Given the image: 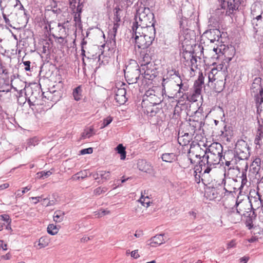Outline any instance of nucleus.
Listing matches in <instances>:
<instances>
[{
  "label": "nucleus",
  "mask_w": 263,
  "mask_h": 263,
  "mask_svg": "<svg viewBox=\"0 0 263 263\" xmlns=\"http://www.w3.org/2000/svg\"><path fill=\"white\" fill-rule=\"evenodd\" d=\"M204 116L202 114L200 108L195 112L194 116L190 117L187 120L190 134L194 135L196 132L200 131L202 129V127L204 125Z\"/></svg>",
  "instance_id": "7ed1b4c3"
},
{
  "label": "nucleus",
  "mask_w": 263,
  "mask_h": 263,
  "mask_svg": "<svg viewBox=\"0 0 263 263\" xmlns=\"http://www.w3.org/2000/svg\"><path fill=\"white\" fill-rule=\"evenodd\" d=\"M100 177L102 180H108L110 178V172L106 171H99Z\"/></svg>",
  "instance_id": "de8ad7c7"
},
{
  "label": "nucleus",
  "mask_w": 263,
  "mask_h": 263,
  "mask_svg": "<svg viewBox=\"0 0 263 263\" xmlns=\"http://www.w3.org/2000/svg\"><path fill=\"white\" fill-rule=\"evenodd\" d=\"M186 107L185 105L181 101H178L177 105L175 106L174 108V114L177 116L180 115V113Z\"/></svg>",
  "instance_id": "473e14b6"
},
{
  "label": "nucleus",
  "mask_w": 263,
  "mask_h": 263,
  "mask_svg": "<svg viewBox=\"0 0 263 263\" xmlns=\"http://www.w3.org/2000/svg\"><path fill=\"white\" fill-rule=\"evenodd\" d=\"M74 21L75 22L76 25L80 26L81 25V17L80 14L74 13Z\"/></svg>",
  "instance_id": "6e6d98bb"
},
{
  "label": "nucleus",
  "mask_w": 263,
  "mask_h": 263,
  "mask_svg": "<svg viewBox=\"0 0 263 263\" xmlns=\"http://www.w3.org/2000/svg\"><path fill=\"white\" fill-rule=\"evenodd\" d=\"M158 111V108H154L151 106L148 107L146 110L147 114L151 117H153L155 116L157 113Z\"/></svg>",
  "instance_id": "c03bdc74"
},
{
  "label": "nucleus",
  "mask_w": 263,
  "mask_h": 263,
  "mask_svg": "<svg viewBox=\"0 0 263 263\" xmlns=\"http://www.w3.org/2000/svg\"><path fill=\"white\" fill-rule=\"evenodd\" d=\"M107 189L106 187H98L94 190L93 194L96 196H98L101 194L104 193L107 191Z\"/></svg>",
  "instance_id": "49530a36"
},
{
  "label": "nucleus",
  "mask_w": 263,
  "mask_h": 263,
  "mask_svg": "<svg viewBox=\"0 0 263 263\" xmlns=\"http://www.w3.org/2000/svg\"><path fill=\"white\" fill-rule=\"evenodd\" d=\"M164 234L156 235L151 239V246L155 247L154 244L160 245L165 242Z\"/></svg>",
  "instance_id": "393cba45"
},
{
  "label": "nucleus",
  "mask_w": 263,
  "mask_h": 263,
  "mask_svg": "<svg viewBox=\"0 0 263 263\" xmlns=\"http://www.w3.org/2000/svg\"><path fill=\"white\" fill-rule=\"evenodd\" d=\"M77 6H76V4H75V8L70 7V8L72 9V11H73V13L81 14L83 8L82 3H80V2H79L77 3Z\"/></svg>",
  "instance_id": "58836bf2"
},
{
  "label": "nucleus",
  "mask_w": 263,
  "mask_h": 263,
  "mask_svg": "<svg viewBox=\"0 0 263 263\" xmlns=\"http://www.w3.org/2000/svg\"><path fill=\"white\" fill-rule=\"evenodd\" d=\"M240 203V202H238L237 200L236 201L235 205V206H236V212H232L231 213V215H236V214L238 215V217L237 218V219L236 220H234L233 222L234 223H236L237 222V221H238L240 219V216L242 215L241 210L240 209L237 208V207L238 206V205H239ZM242 215H243V214H242Z\"/></svg>",
  "instance_id": "4c0bfd02"
},
{
  "label": "nucleus",
  "mask_w": 263,
  "mask_h": 263,
  "mask_svg": "<svg viewBox=\"0 0 263 263\" xmlns=\"http://www.w3.org/2000/svg\"><path fill=\"white\" fill-rule=\"evenodd\" d=\"M126 84L122 83L120 88H118L115 90V100L120 105L124 104L127 100V98L126 97V89L125 86Z\"/></svg>",
  "instance_id": "9b49d317"
},
{
  "label": "nucleus",
  "mask_w": 263,
  "mask_h": 263,
  "mask_svg": "<svg viewBox=\"0 0 263 263\" xmlns=\"http://www.w3.org/2000/svg\"><path fill=\"white\" fill-rule=\"evenodd\" d=\"M134 41L135 46L141 49H147L153 43V41L147 40V38L142 35L135 36Z\"/></svg>",
  "instance_id": "9d476101"
},
{
  "label": "nucleus",
  "mask_w": 263,
  "mask_h": 263,
  "mask_svg": "<svg viewBox=\"0 0 263 263\" xmlns=\"http://www.w3.org/2000/svg\"><path fill=\"white\" fill-rule=\"evenodd\" d=\"M3 17L5 23L6 25H8L9 27H12L13 28H15V27H13L10 23V20L8 18L7 14L6 13L2 12Z\"/></svg>",
  "instance_id": "bf43d9fd"
},
{
  "label": "nucleus",
  "mask_w": 263,
  "mask_h": 263,
  "mask_svg": "<svg viewBox=\"0 0 263 263\" xmlns=\"http://www.w3.org/2000/svg\"><path fill=\"white\" fill-rule=\"evenodd\" d=\"M20 6L18 9L20 10H22L23 11L22 15L21 16V17L19 18H18L17 20V22L18 24H21L22 25H26L28 22L29 17L28 16L27 11L24 9V6L23 5L20 3H18V5Z\"/></svg>",
  "instance_id": "f3484780"
},
{
  "label": "nucleus",
  "mask_w": 263,
  "mask_h": 263,
  "mask_svg": "<svg viewBox=\"0 0 263 263\" xmlns=\"http://www.w3.org/2000/svg\"><path fill=\"white\" fill-rule=\"evenodd\" d=\"M151 50V48L146 49V52L144 54L141 53V55L143 56V61L141 64V66L142 67V69L144 71V78L148 80H153L156 77L154 74H150V70L148 69V65H152L151 61L152 59V57L154 56V50L152 52Z\"/></svg>",
  "instance_id": "39448f33"
},
{
  "label": "nucleus",
  "mask_w": 263,
  "mask_h": 263,
  "mask_svg": "<svg viewBox=\"0 0 263 263\" xmlns=\"http://www.w3.org/2000/svg\"><path fill=\"white\" fill-rule=\"evenodd\" d=\"M81 89L80 86L74 88L73 91V96L76 101H79L81 99Z\"/></svg>",
  "instance_id": "37998d69"
},
{
  "label": "nucleus",
  "mask_w": 263,
  "mask_h": 263,
  "mask_svg": "<svg viewBox=\"0 0 263 263\" xmlns=\"http://www.w3.org/2000/svg\"><path fill=\"white\" fill-rule=\"evenodd\" d=\"M212 168L211 164H209V163H207V161L204 160L202 158L199 161L198 164L195 166L194 169H195L197 172L202 173V174H204L208 177V174Z\"/></svg>",
  "instance_id": "f8f14e48"
},
{
  "label": "nucleus",
  "mask_w": 263,
  "mask_h": 263,
  "mask_svg": "<svg viewBox=\"0 0 263 263\" xmlns=\"http://www.w3.org/2000/svg\"><path fill=\"white\" fill-rule=\"evenodd\" d=\"M202 174V173H200V172H197L196 171V170L194 169V176L195 178V181L197 183H199L200 181H202L204 184H206V183L208 182V180H207L208 177Z\"/></svg>",
  "instance_id": "4be33fe9"
},
{
  "label": "nucleus",
  "mask_w": 263,
  "mask_h": 263,
  "mask_svg": "<svg viewBox=\"0 0 263 263\" xmlns=\"http://www.w3.org/2000/svg\"><path fill=\"white\" fill-rule=\"evenodd\" d=\"M170 78L167 76V77L166 78H163L162 80V92L163 93L165 92V86L167 85L168 84H170L172 82L170 80Z\"/></svg>",
  "instance_id": "a18cd8bd"
},
{
  "label": "nucleus",
  "mask_w": 263,
  "mask_h": 263,
  "mask_svg": "<svg viewBox=\"0 0 263 263\" xmlns=\"http://www.w3.org/2000/svg\"><path fill=\"white\" fill-rule=\"evenodd\" d=\"M18 3L19 0H0L1 10L2 12L11 14L13 8L16 7Z\"/></svg>",
  "instance_id": "423d86ee"
},
{
  "label": "nucleus",
  "mask_w": 263,
  "mask_h": 263,
  "mask_svg": "<svg viewBox=\"0 0 263 263\" xmlns=\"http://www.w3.org/2000/svg\"><path fill=\"white\" fill-rule=\"evenodd\" d=\"M31 189V187L26 186L23 188V190L21 192L20 190H18L16 193V197H21L24 194H25L26 192L29 191Z\"/></svg>",
  "instance_id": "864d4df0"
},
{
  "label": "nucleus",
  "mask_w": 263,
  "mask_h": 263,
  "mask_svg": "<svg viewBox=\"0 0 263 263\" xmlns=\"http://www.w3.org/2000/svg\"><path fill=\"white\" fill-rule=\"evenodd\" d=\"M204 79L202 73H201L198 79L194 82V92L192 95V100L194 102L197 100V98L201 95L202 85L204 84Z\"/></svg>",
  "instance_id": "0eeeda50"
},
{
  "label": "nucleus",
  "mask_w": 263,
  "mask_h": 263,
  "mask_svg": "<svg viewBox=\"0 0 263 263\" xmlns=\"http://www.w3.org/2000/svg\"><path fill=\"white\" fill-rule=\"evenodd\" d=\"M139 201L144 206L148 207L149 206L150 201L148 196L144 197V196L143 195L142 193H141V196Z\"/></svg>",
  "instance_id": "ea45409f"
},
{
  "label": "nucleus",
  "mask_w": 263,
  "mask_h": 263,
  "mask_svg": "<svg viewBox=\"0 0 263 263\" xmlns=\"http://www.w3.org/2000/svg\"><path fill=\"white\" fill-rule=\"evenodd\" d=\"M156 34V30L155 26L146 27L144 28L143 31H142V35L152 41L154 40Z\"/></svg>",
  "instance_id": "dca6fc26"
},
{
  "label": "nucleus",
  "mask_w": 263,
  "mask_h": 263,
  "mask_svg": "<svg viewBox=\"0 0 263 263\" xmlns=\"http://www.w3.org/2000/svg\"><path fill=\"white\" fill-rule=\"evenodd\" d=\"M138 165L139 170L144 172L150 173L152 170L151 165L145 161L139 162Z\"/></svg>",
  "instance_id": "cd10ccee"
},
{
  "label": "nucleus",
  "mask_w": 263,
  "mask_h": 263,
  "mask_svg": "<svg viewBox=\"0 0 263 263\" xmlns=\"http://www.w3.org/2000/svg\"><path fill=\"white\" fill-rule=\"evenodd\" d=\"M208 149V153L215 155L223 156L222 155L223 147L221 144L219 143H213Z\"/></svg>",
  "instance_id": "4468645a"
},
{
  "label": "nucleus",
  "mask_w": 263,
  "mask_h": 263,
  "mask_svg": "<svg viewBox=\"0 0 263 263\" xmlns=\"http://www.w3.org/2000/svg\"><path fill=\"white\" fill-rule=\"evenodd\" d=\"M236 246V242L234 240H232L230 242H229L227 245V248L230 249L232 248H234Z\"/></svg>",
  "instance_id": "338daca9"
},
{
  "label": "nucleus",
  "mask_w": 263,
  "mask_h": 263,
  "mask_svg": "<svg viewBox=\"0 0 263 263\" xmlns=\"http://www.w3.org/2000/svg\"><path fill=\"white\" fill-rule=\"evenodd\" d=\"M12 87V85H10L9 79H0V92H9Z\"/></svg>",
  "instance_id": "412c9836"
},
{
  "label": "nucleus",
  "mask_w": 263,
  "mask_h": 263,
  "mask_svg": "<svg viewBox=\"0 0 263 263\" xmlns=\"http://www.w3.org/2000/svg\"><path fill=\"white\" fill-rule=\"evenodd\" d=\"M87 177V173L86 171H84V172H79L76 174L72 177V179L79 180L81 179H84Z\"/></svg>",
  "instance_id": "79ce46f5"
},
{
  "label": "nucleus",
  "mask_w": 263,
  "mask_h": 263,
  "mask_svg": "<svg viewBox=\"0 0 263 263\" xmlns=\"http://www.w3.org/2000/svg\"><path fill=\"white\" fill-rule=\"evenodd\" d=\"M261 159L256 158L250 165V171H252L253 174H256L258 173L260 168Z\"/></svg>",
  "instance_id": "5701e85b"
},
{
  "label": "nucleus",
  "mask_w": 263,
  "mask_h": 263,
  "mask_svg": "<svg viewBox=\"0 0 263 263\" xmlns=\"http://www.w3.org/2000/svg\"><path fill=\"white\" fill-rule=\"evenodd\" d=\"M218 189L214 187H208L205 191V195L210 200H213L218 198Z\"/></svg>",
  "instance_id": "6ab92c4d"
},
{
  "label": "nucleus",
  "mask_w": 263,
  "mask_h": 263,
  "mask_svg": "<svg viewBox=\"0 0 263 263\" xmlns=\"http://www.w3.org/2000/svg\"><path fill=\"white\" fill-rule=\"evenodd\" d=\"M93 130V128H89V129H86L82 134V137L83 138H85L86 137H90L92 135V132Z\"/></svg>",
  "instance_id": "5fc2aeb1"
},
{
  "label": "nucleus",
  "mask_w": 263,
  "mask_h": 263,
  "mask_svg": "<svg viewBox=\"0 0 263 263\" xmlns=\"http://www.w3.org/2000/svg\"><path fill=\"white\" fill-rule=\"evenodd\" d=\"M135 21L139 23V26L145 27L154 26L155 21L154 13L148 7L139 9L135 16Z\"/></svg>",
  "instance_id": "f257e3e1"
},
{
  "label": "nucleus",
  "mask_w": 263,
  "mask_h": 263,
  "mask_svg": "<svg viewBox=\"0 0 263 263\" xmlns=\"http://www.w3.org/2000/svg\"><path fill=\"white\" fill-rule=\"evenodd\" d=\"M30 199L32 200H34V201L33 202L34 204H37L40 201H41L42 199H42V196H37V197H32L30 198Z\"/></svg>",
  "instance_id": "e2e57ef3"
},
{
  "label": "nucleus",
  "mask_w": 263,
  "mask_h": 263,
  "mask_svg": "<svg viewBox=\"0 0 263 263\" xmlns=\"http://www.w3.org/2000/svg\"><path fill=\"white\" fill-rule=\"evenodd\" d=\"M59 231L58 227L53 224H50L47 227V232L49 234L54 235L56 234Z\"/></svg>",
  "instance_id": "e433bc0d"
},
{
  "label": "nucleus",
  "mask_w": 263,
  "mask_h": 263,
  "mask_svg": "<svg viewBox=\"0 0 263 263\" xmlns=\"http://www.w3.org/2000/svg\"><path fill=\"white\" fill-rule=\"evenodd\" d=\"M251 213V212L250 211V213H249L248 212H247L246 213H243V215L245 217H249V218L248 219H247L246 221V226L248 228L249 230H251L253 227L252 219L250 218Z\"/></svg>",
  "instance_id": "a19ab883"
},
{
  "label": "nucleus",
  "mask_w": 263,
  "mask_h": 263,
  "mask_svg": "<svg viewBox=\"0 0 263 263\" xmlns=\"http://www.w3.org/2000/svg\"><path fill=\"white\" fill-rule=\"evenodd\" d=\"M30 62L29 61H26L23 62L24 65L25 66V69L26 71H30Z\"/></svg>",
  "instance_id": "69168bd1"
},
{
  "label": "nucleus",
  "mask_w": 263,
  "mask_h": 263,
  "mask_svg": "<svg viewBox=\"0 0 263 263\" xmlns=\"http://www.w3.org/2000/svg\"><path fill=\"white\" fill-rule=\"evenodd\" d=\"M39 143V140L36 137H34L33 138L30 139L28 142L27 144L29 147L31 146H35L36 145H37Z\"/></svg>",
  "instance_id": "603ef678"
},
{
  "label": "nucleus",
  "mask_w": 263,
  "mask_h": 263,
  "mask_svg": "<svg viewBox=\"0 0 263 263\" xmlns=\"http://www.w3.org/2000/svg\"><path fill=\"white\" fill-rule=\"evenodd\" d=\"M119 27V24L118 23H114L112 30H110L109 32V38L114 42V44L116 43V36Z\"/></svg>",
  "instance_id": "c85d7f7f"
},
{
  "label": "nucleus",
  "mask_w": 263,
  "mask_h": 263,
  "mask_svg": "<svg viewBox=\"0 0 263 263\" xmlns=\"http://www.w3.org/2000/svg\"><path fill=\"white\" fill-rule=\"evenodd\" d=\"M115 149L117 153L120 155L121 160H124L126 158V152L125 151V147L123 145V144H118Z\"/></svg>",
  "instance_id": "c756f323"
},
{
  "label": "nucleus",
  "mask_w": 263,
  "mask_h": 263,
  "mask_svg": "<svg viewBox=\"0 0 263 263\" xmlns=\"http://www.w3.org/2000/svg\"><path fill=\"white\" fill-rule=\"evenodd\" d=\"M210 40L211 43H214L215 41H218L220 37H221V33L218 29H210L204 32Z\"/></svg>",
  "instance_id": "ddd939ff"
},
{
  "label": "nucleus",
  "mask_w": 263,
  "mask_h": 263,
  "mask_svg": "<svg viewBox=\"0 0 263 263\" xmlns=\"http://www.w3.org/2000/svg\"><path fill=\"white\" fill-rule=\"evenodd\" d=\"M255 101L257 108L260 107L263 103V89L260 91V93L255 96Z\"/></svg>",
  "instance_id": "72a5a7b5"
},
{
  "label": "nucleus",
  "mask_w": 263,
  "mask_h": 263,
  "mask_svg": "<svg viewBox=\"0 0 263 263\" xmlns=\"http://www.w3.org/2000/svg\"><path fill=\"white\" fill-rule=\"evenodd\" d=\"M93 152V149L92 147H89L84 148L80 151V153L81 155L90 154Z\"/></svg>",
  "instance_id": "052dcab7"
},
{
  "label": "nucleus",
  "mask_w": 263,
  "mask_h": 263,
  "mask_svg": "<svg viewBox=\"0 0 263 263\" xmlns=\"http://www.w3.org/2000/svg\"><path fill=\"white\" fill-rule=\"evenodd\" d=\"M228 155H231L235 158V163L236 161L247 160L250 156V147L245 141L239 140L236 143L234 153L229 152Z\"/></svg>",
  "instance_id": "f03ea898"
},
{
  "label": "nucleus",
  "mask_w": 263,
  "mask_h": 263,
  "mask_svg": "<svg viewBox=\"0 0 263 263\" xmlns=\"http://www.w3.org/2000/svg\"><path fill=\"white\" fill-rule=\"evenodd\" d=\"M131 256L134 258H138L140 257L139 255L138 254V250H135L133 251L131 253Z\"/></svg>",
  "instance_id": "774afa93"
},
{
  "label": "nucleus",
  "mask_w": 263,
  "mask_h": 263,
  "mask_svg": "<svg viewBox=\"0 0 263 263\" xmlns=\"http://www.w3.org/2000/svg\"><path fill=\"white\" fill-rule=\"evenodd\" d=\"M48 100H50L52 102L56 103L60 100L61 98V92L59 91L53 89L51 88L49 91L47 92Z\"/></svg>",
  "instance_id": "aec40b11"
},
{
  "label": "nucleus",
  "mask_w": 263,
  "mask_h": 263,
  "mask_svg": "<svg viewBox=\"0 0 263 263\" xmlns=\"http://www.w3.org/2000/svg\"><path fill=\"white\" fill-rule=\"evenodd\" d=\"M28 92H25V101H27L30 107L38 105L36 103L38 97H40V92L38 90H33L31 88H28Z\"/></svg>",
  "instance_id": "1a4fd4ad"
},
{
  "label": "nucleus",
  "mask_w": 263,
  "mask_h": 263,
  "mask_svg": "<svg viewBox=\"0 0 263 263\" xmlns=\"http://www.w3.org/2000/svg\"><path fill=\"white\" fill-rule=\"evenodd\" d=\"M161 158L164 162L172 163L176 160V155L174 153H166L162 154Z\"/></svg>",
  "instance_id": "a878e982"
},
{
  "label": "nucleus",
  "mask_w": 263,
  "mask_h": 263,
  "mask_svg": "<svg viewBox=\"0 0 263 263\" xmlns=\"http://www.w3.org/2000/svg\"><path fill=\"white\" fill-rule=\"evenodd\" d=\"M146 95L149 97V99L151 101H153L154 102H151V103H153L154 105H158L159 104L162 102V98H159L157 97L156 95H153L152 93L149 91L146 92Z\"/></svg>",
  "instance_id": "2f4dec72"
},
{
  "label": "nucleus",
  "mask_w": 263,
  "mask_h": 263,
  "mask_svg": "<svg viewBox=\"0 0 263 263\" xmlns=\"http://www.w3.org/2000/svg\"><path fill=\"white\" fill-rule=\"evenodd\" d=\"M167 75L170 79L174 80L175 83H179L181 80V78L178 70L175 69L167 71Z\"/></svg>",
  "instance_id": "b1692460"
},
{
  "label": "nucleus",
  "mask_w": 263,
  "mask_h": 263,
  "mask_svg": "<svg viewBox=\"0 0 263 263\" xmlns=\"http://www.w3.org/2000/svg\"><path fill=\"white\" fill-rule=\"evenodd\" d=\"M242 178H241V184L240 186L239 187L238 189L241 190L243 186L247 183V175H246V172H243L242 174Z\"/></svg>",
  "instance_id": "13d9d810"
},
{
  "label": "nucleus",
  "mask_w": 263,
  "mask_h": 263,
  "mask_svg": "<svg viewBox=\"0 0 263 263\" xmlns=\"http://www.w3.org/2000/svg\"><path fill=\"white\" fill-rule=\"evenodd\" d=\"M52 173L50 171H42L40 172L37 173V177L40 178H43L44 179L45 178H47L48 176H50L51 175Z\"/></svg>",
  "instance_id": "09e8293b"
},
{
  "label": "nucleus",
  "mask_w": 263,
  "mask_h": 263,
  "mask_svg": "<svg viewBox=\"0 0 263 263\" xmlns=\"http://www.w3.org/2000/svg\"><path fill=\"white\" fill-rule=\"evenodd\" d=\"M49 242V239L47 236H43L39 239L38 245L40 248L47 246Z\"/></svg>",
  "instance_id": "f704fd0d"
},
{
  "label": "nucleus",
  "mask_w": 263,
  "mask_h": 263,
  "mask_svg": "<svg viewBox=\"0 0 263 263\" xmlns=\"http://www.w3.org/2000/svg\"><path fill=\"white\" fill-rule=\"evenodd\" d=\"M221 8L216 9L217 13L226 12L227 15L230 16L234 11L238 9L243 0H218Z\"/></svg>",
  "instance_id": "20e7f679"
},
{
  "label": "nucleus",
  "mask_w": 263,
  "mask_h": 263,
  "mask_svg": "<svg viewBox=\"0 0 263 263\" xmlns=\"http://www.w3.org/2000/svg\"><path fill=\"white\" fill-rule=\"evenodd\" d=\"M229 156H231V155H228V153H227V154L225 153L224 155L222 157V160L224 159L225 160L226 165H227L228 166H230V168H231V165H232L233 166V165L237 163V161H236V162L235 163V158H234L233 157L231 160H227V158Z\"/></svg>",
  "instance_id": "c9c22d12"
},
{
  "label": "nucleus",
  "mask_w": 263,
  "mask_h": 263,
  "mask_svg": "<svg viewBox=\"0 0 263 263\" xmlns=\"http://www.w3.org/2000/svg\"><path fill=\"white\" fill-rule=\"evenodd\" d=\"M112 121V118L110 116L107 117L106 118L104 119L103 121V123L100 127L101 129H102L107 125H108Z\"/></svg>",
  "instance_id": "8fccbe9b"
},
{
  "label": "nucleus",
  "mask_w": 263,
  "mask_h": 263,
  "mask_svg": "<svg viewBox=\"0 0 263 263\" xmlns=\"http://www.w3.org/2000/svg\"><path fill=\"white\" fill-rule=\"evenodd\" d=\"M176 86L179 87V88L182 89L183 91H186L187 90V87L186 86H184L182 82V80L179 81V83H176Z\"/></svg>",
  "instance_id": "0e129e2a"
},
{
  "label": "nucleus",
  "mask_w": 263,
  "mask_h": 263,
  "mask_svg": "<svg viewBox=\"0 0 263 263\" xmlns=\"http://www.w3.org/2000/svg\"><path fill=\"white\" fill-rule=\"evenodd\" d=\"M261 84V79L260 78L256 77L254 79L251 89L252 90L253 92L255 93L254 96L257 94L260 93V91L263 89Z\"/></svg>",
  "instance_id": "a211bd4d"
},
{
  "label": "nucleus",
  "mask_w": 263,
  "mask_h": 263,
  "mask_svg": "<svg viewBox=\"0 0 263 263\" xmlns=\"http://www.w3.org/2000/svg\"><path fill=\"white\" fill-rule=\"evenodd\" d=\"M65 213L64 212L59 210L56 211L53 214V220L56 222L62 221L64 218Z\"/></svg>",
  "instance_id": "7c9ffc66"
},
{
  "label": "nucleus",
  "mask_w": 263,
  "mask_h": 263,
  "mask_svg": "<svg viewBox=\"0 0 263 263\" xmlns=\"http://www.w3.org/2000/svg\"><path fill=\"white\" fill-rule=\"evenodd\" d=\"M203 159L204 160H206L207 163H209V164H211V166L213 168L215 167V165L216 164H218L221 162L223 163L222 161V157L221 156H219L217 155H213L212 154L208 153V149H206L204 151V154L203 156Z\"/></svg>",
  "instance_id": "6e6552de"
},
{
  "label": "nucleus",
  "mask_w": 263,
  "mask_h": 263,
  "mask_svg": "<svg viewBox=\"0 0 263 263\" xmlns=\"http://www.w3.org/2000/svg\"><path fill=\"white\" fill-rule=\"evenodd\" d=\"M263 138V134H261L260 133H257V135L256 136L255 140H254V143L257 145H259V147H260L261 143H260V141Z\"/></svg>",
  "instance_id": "3c124183"
},
{
  "label": "nucleus",
  "mask_w": 263,
  "mask_h": 263,
  "mask_svg": "<svg viewBox=\"0 0 263 263\" xmlns=\"http://www.w3.org/2000/svg\"><path fill=\"white\" fill-rule=\"evenodd\" d=\"M141 73L140 69H136L131 72L128 71L125 77L128 78L129 83L134 84L137 83Z\"/></svg>",
  "instance_id": "2eb2a0df"
},
{
  "label": "nucleus",
  "mask_w": 263,
  "mask_h": 263,
  "mask_svg": "<svg viewBox=\"0 0 263 263\" xmlns=\"http://www.w3.org/2000/svg\"><path fill=\"white\" fill-rule=\"evenodd\" d=\"M109 213L110 212L107 210L101 209L100 211L96 212V215H98V217H102Z\"/></svg>",
  "instance_id": "4d7b16f0"
},
{
  "label": "nucleus",
  "mask_w": 263,
  "mask_h": 263,
  "mask_svg": "<svg viewBox=\"0 0 263 263\" xmlns=\"http://www.w3.org/2000/svg\"><path fill=\"white\" fill-rule=\"evenodd\" d=\"M0 217H1V220H3L4 221H6L8 224H10L11 223V220L10 218V217L8 215H7V214L1 215L0 216Z\"/></svg>",
  "instance_id": "680f3d73"
},
{
  "label": "nucleus",
  "mask_w": 263,
  "mask_h": 263,
  "mask_svg": "<svg viewBox=\"0 0 263 263\" xmlns=\"http://www.w3.org/2000/svg\"><path fill=\"white\" fill-rule=\"evenodd\" d=\"M139 23L136 21H135V22H134L133 24V34H135V36L141 35L142 31H143L144 28L145 27L143 26H139Z\"/></svg>",
  "instance_id": "bb28decb"
}]
</instances>
